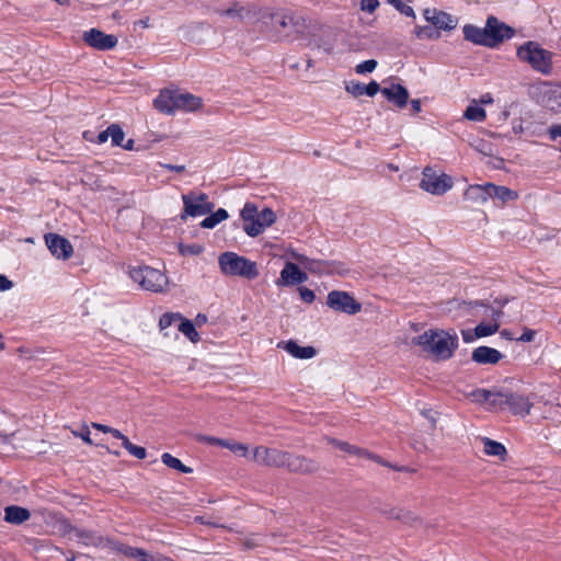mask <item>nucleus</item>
Masks as SVG:
<instances>
[{"label": "nucleus", "mask_w": 561, "mask_h": 561, "mask_svg": "<svg viewBox=\"0 0 561 561\" xmlns=\"http://www.w3.org/2000/svg\"><path fill=\"white\" fill-rule=\"evenodd\" d=\"M385 514L389 518L398 519L410 525H413L417 522V517L412 512L398 507L390 508L389 511H386Z\"/></svg>", "instance_id": "nucleus-32"}, {"label": "nucleus", "mask_w": 561, "mask_h": 561, "mask_svg": "<svg viewBox=\"0 0 561 561\" xmlns=\"http://www.w3.org/2000/svg\"><path fill=\"white\" fill-rule=\"evenodd\" d=\"M13 287V283L4 275L0 274V291L9 290Z\"/></svg>", "instance_id": "nucleus-57"}, {"label": "nucleus", "mask_w": 561, "mask_h": 561, "mask_svg": "<svg viewBox=\"0 0 561 561\" xmlns=\"http://www.w3.org/2000/svg\"><path fill=\"white\" fill-rule=\"evenodd\" d=\"M490 192V198H497L502 203H507L517 199L518 194L516 191H513L506 186H499L492 183H488V188Z\"/></svg>", "instance_id": "nucleus-25"}, {"label": "nucleus", "mask_w": 561, "mask_h": 561, "mask_svg": "<svg viewBox=\"0 0 561 561\" xmlns=\"http://www.w3.org/2000/svg\"><path fill=\"white\" fill-rule=\"evenodd\" d=\"M485 28L489 47L491 48L497 47L501 43L515 35V30L513 27L500 21L494 15L488 16Z\"/></svg>", "instance_id": "nucleus-8"}, {"label": "nucleus", "mask_w": 561, "mask_h": 561, "mask_svg": "<svg viewBox=\"0 0 561 561\" xmlns=\"http://www.w3.org/2000/svg\"><path fill=\"white\" fill-rule=\"evenodd\" d=\"M220 272L227 276H239L247 279H254L259 276L255 262L241 256L234 252H224L218 257Z\"/></svg>", "instance_id": "nucleus-3"}, {"label": "nucleus", "mask_w": 561, "mask_h": 561, "mask_svg": "<svg viewBox=\"0 0 561 561\" xmlns=\"http://www.w3.org/2000/svg\"><path fill=\"white\" fill-rule=\"evenodd\" d=\"M291 257L295 259L296 261H298L305 268L307 267V265L309 264V262L311 260L308 256L300 254V253H296V252L291 253Z\"/></svg>", "instance_id": "nucleus-60"}, {"label": "nucleus", "mask_w": 561, "mask_h": 561, "mask_svg": "<svg viewBox=\"0 0 561 561\" xmlns=\"http://www.w3.org/2000/svg\"><path fill=\"white\" fill-rule=\"evenodd\" d=\"M116 550L126 557L134 558L135 553L137 551V548L130 547L127 545H117Z\"/></svg>", "instance_id": "nucleus-53"}, {"label": "nucleus", "mask_w": 561, "mask_h": 561, "mask_svg": "<svg viewBox=\"0 0 561 561\" xmlns=\"http://www.w3.org/2000/svg\"><path fill=\"white\" fill-rule=\"evenodd\" d=\"M502 311L500 310H492V318L494 319L493 323H479L476 329V335L478 337H484L490 336L499 331L500 324L497 322V319L501 317Z\"/></svg>", "instance_id": "nucleus-29"}, {"label": "nucleus", "mask_w": 561, "mask_h": 561, "mask_svg": "<svg viewBox=\"0 0 561 561\" xmlns=\"http://www.w3.org/2000/svg\"><path fill=\"white\" fill-rule=\"evenodd\" d=\"M278 348H284L293 357L299 359H309L316 356L317 350L313 346H300L296 341L289 340L287 342H279Z\"/></svg>", "instance_id": "nucleus-18"}, {"label": "nucleus", "mask_w": 561, "mask_h": 561, "mask_svg": "<svg viewBox=\"0 0 561 561\" xmlns=\"http://www.w3.org/2000/svg\"><path fill=\"white\" fill-rule=\"evenodd\" d=\"M436 13H437V10H436V9H428V8H427V9H425V10L423 11V15H424L425 20H426L427 22H430L431 24H432V22H433V20H434V15H436Z\"/></svg>", "instance_id": "nucleus-63"}, {"label": "nucleus", "mask_w": 561, "mask_h": 561, "mask_svg": "<svg viewBox=\"0 0 561 561\" xmlns=\"http://www.w3.org/2000/svg\"><path fill=\"white\" fill-rule=\"evenodd\" d=\"M536 336V331L531 329H524L523 334L517 337L518 342H533Z\"/></svg>", "instance_id": "nucleus-54"}, {"label": "nucleus", "mask_w": 561, "mask_h": 561, "mask_svg": "<svg viewBox=\"0 0 561 561\" xmlns=\"http://www.w3.org/2000/svg\"><path fill=\"white\" fill-rule=\"evenodd\" d=\"M134 558H137L140 561H152L153 556H150L146 550H144L141 548H137V551H136Z\"/></svg>", "instance_id": "nucleus-56"}, {"label": "nucleus", "mask_w": 561, "mask_h": 561, "mask_svg": "<svg viewBox=\"0 0 561 561\" xmlns=\"http://www.w3.org/2000/svg\"><path fill=\"white\" fill-rule=\"evenodd\" d=\"M243 12H244V8L239 5L238 3H234L232 7L226 9V10L220 11V14L225 15V16H232V18L242 19L243 18Z\"/></svg>", "instance_id": "nucleus-47"}, {"label": "nucleus", "mask_w": 561, "mask_h": 561, "mask_svg": "<svg viewBox=\"0 0 561 561\" xmlns=\"http://www.w3.org/2000/svg\"><path fill=\"white\" fill-rule=\"evenodd\" d=\"M453 184L451 176L438 174L434 169L426 167L422 172L420 187L430 194L443 195L453 187Z\"/></svg>", "instance_id": "nucleus-6"}, {"label": "nucleus", "mask_w": 561, "mask_h": 561, "mask_svg": "<svg viewBox=\"0 0 561 561\" xmlns=\"http://www.w3.org/2000/svg\"><path fill=\"white\" fill-rule=\"evenodd\" d=\"M503 357L504 355L500 351L489 346H479L471 354V359L481 365H495Z\"/></svg>", "instance_id": "nucleus-17"}, {"label": "nucleus", "mask_w": 561, "mask_h": 561, "mask_svg": "<svg viewBox=\"0 0 561 561\" xmlns=\"http://www.w3.org/2000/svg\"><path fill=\"white\" fill-rule=\"evenodd\" d=\"M124 448L137 459L146 458V449L141 446L134 445L129 439L125 442Z\"/></svg>", "instance_id": "nucleus-43"}, {"label": "nucleus", "mask_w": 561, "mask_h": 561, "mask_svg": "<svg viewBox=\"0 0 561 561\" xmlns=\"http://www.w3.org/2000/svg\"><path fill=\"white\" fill-rule=\"evenodd\" d=\"M306 268L312 273H332L333 271H335L333 268V263L313 259L310 260Z\"/></svg>", "instance_id": "nucleus-37"}, {"label": "nucleus", "mask_w": 561, "mask_h": 561, "mask_svg": "<svg viewBox=\"0 0 561 561\" xmlns=\"http://www.w3.org/2000/svg\"><path fill=\"white\" fill-rule=\"evenodd\" d=\"M161 461L167 467H169L171 469H174V470H178V471H180L182 473H191V472H193V469L191 467L185 466L184 463H182V461L179 458L172 456L169 453H164V454L161 455Z\"/></svg>", "instance_id": "nucleus-34"}, {"label": "nucleus", "mask_w": 561, "mask_h": 561, "mask_svg": "<svg viewBox=\"0 0 561 561\" xmlns=\"http://www.w3.org/2000/svg\"><path fill=\"white\" fill-rule=\"evenodd\" d=\"M125 134L122 127L117 124L110 125V138L113 146H123Z\"/></svg>", "instance_id": "nucleus-41"}, {"label": "nucleus", "mask_w": 561, "mask_h": 561, "mask_svg": "<svg viewBox=\"0 0 561 561\" xmlns=\"http://www.w3.org/2000/svg\"><path fill=\"white\" fill-rule=\"evenodd\" d=\"M308 279V275L300 271L299 267L287 262L280 272V278L277 280V285H295L302 284Z\"/></svg>", "instance_id": "nucleus-16"}, {"label": "nucleus", "mask_w": 561, "mask_h": 561, "mask_svg": "<svg viewBox=\"0 0 561 561\" xmlns=\"http://www.w3.org/2000/svg\"><path fill=\"white\" fill-rule=\"evenodd\" d=\"M377 65L378 64H377V61L375 59H368V60H365V61L358 64L355 67V71L358 75H364V73L373 72L376 69Z\"/></svg>", "instance_id": "nucleus-46"}, {"label": "nucleus", "mask_w": 561, "mask_h": 561, "mask_svg": "<svg viewBox=\"0 0 561 561\" xmlns=\"http://www.w3.org/2000/svg\"><path fill=\"white\" fill-rule=\"evenodd\" d=\"M181 252L183 254L190 253L193 255H198L203 252V247L199 244H193V245H188L185 250H182Z\"/></svg>", "instance_id": "nucleus-58"}, {"label": "nucleus", "mask_w": 561, "mask_h": 561, "mask_svg": "<svg viewBox=\"0 0 561 561\" xmlns=\"http://www.w3.org/2000/svg\"><path fill=\"white\" fill-rule=\"evenodd\" d=\"M240 217L243 221V231L252 238L263 233L276 220V215L271 208L265 207L259 211L256 205L250 202L244 204Z\"/></svg>", "instance_id": "nucleus-2"}, {"label": "nucleus", "mask_w": 561, "mask_h": 561, "mask_svg": "<svg viewBox=\"0 0 561 561\" xmlns=\"http://www.w3.org/2000/svg\"><path fill=\"white\" fill-rule=\"evenodd\" d=\"M45 243L51 255L58 260H68L73 253L70 241L57 233L45 234Z\"/></svg>", "instance_id": "nucleus-11"}, {"label": "nucleus", "mask_w": 561, "mask_h": 561, "mask_svg": "<svg viewBox=\"0 0 561 561\" xmlns=\"http://www.w3.org/2000/svg\"><path fill=\"white\" fill-rule=\"evenodd\" d=\"M283 468L294 473L311 474L320 469V465L313 459L285 451Z\"/></svg>", "instance_id": "nucleus-10"}, {"label": "nucleus", "mask_w": 561, "mask_h": 561, "mask_svg": "<svg viewBox=\"0 0 561 561\" xmlns=\"http://www.w3.org/2000/svg\"><path fill=\"white\" fill-rule=\"evenodd\" d=\"M490 390L488 389H474L467 393V397L474 403H488Z\"/></svg>", "instance_id": "nucleus-40"}, {"label": "nucleus", "mask_w": 561, "mask_h": 561, "mask_svg": "<svg viewBox=\"0 0 561 561\" xmlns=\"http://www.w3.org/2000/svg\"><path fill=\"white\" fill-rule=\"evenodd\" d=\"M463 117L472 122H483L486 117V113L484 108L471 104L463 112Z\"/></svg>", "instance_id": "nucleus-36"}, {"label": "nucleus", "mask_w": 561, "mask_h": 561, "mask_svg": "<svg viewBox=\"0 0 561 561\" xmlns=\"http://www.w3.org/2000/svg\"><path fill=\"white\" fill-rule=\"evenodd\" d=\"M298 290H299L300 298L305 302L311 304L314 300L316 295H314L313 290H311L307 287H299Z\"/></svg>", "instance_id": "nucleus-51"}, {"label": "nucleus", "mask_w": 561, "mask_h": 561, "mask_svg": "<svg viewBox=\"0 0 561 561\" xmlns=\"http://www.w3.org/2000/svg\"><path fill=\"white\" fill-rule=\"evenodd\" d=\"M388 3L393 5L400 13L405 16L415 18V13L412 7L404 4L401 0H387Z\"/></svg>", "instance_id": "nucleus-45"}, {"label": "nucleus", "mask_w": 561, "mask_h": 561, "mask_svg": "<svg viewBox=\"0 0 561 561\" xmlns=\"http://www.w3.org/2000/svg\"><path fill=\"white\" fill-rule=\"evenodd\" d=\"M414 33L421 39H437L440 36V33L431 25L416 26Z\"/></svg>", "instance_id": "nucleus-38"}, {"label": "nucleus", "mask_w": 561, "mask_h": 561, "mask_svg": "<svg viewBox=\"0 0 561 561\" xmlns=\"http://www.w3.org/2000/svg\"><path fill=\"white\" fill-rule=\"evenodd\" d=\"M381 94L389 101L402 108L409 100L408 90L401 84H391L381 89Z\"/></svg>", "instance_id": "nucleus-19"}, {"label": "nucleus", "mask_w": 561, "mask_h": 561, "mask_svg": "<svg viewBox=\"0 0 561 561\" xmlns=\"http://www.w3.org/2000/svg\"><path fill=\"white\" fill-rule=\"evenodd\" d=\"M84 42L99 50H110L117 45V37L112 34H105L98 28H91L83 34Z\"/></svg>", "instance_id": "nucleus-13"}, {"label": "nucleus", "mask_w": 561, "mask_h": 561, "mask_svg": "<svg viewBox=\"0 0 561 561\" xmlns=\"http://www.w3.org/2000/svg\"><path fill=\"white\" fill-rule=\"evenodd\" d=\"M182 317L183 316L181 313H172V312L163 313L159 320L160 330H165L167 328L171 327L173 323L180 322Z\"/></svg>", "instance_id": "nucleus-39"}, {"label": "nucleus", "mask_w": 561, "mask_h": 561, "mask_svg": "<svg viewBox=\"0 0 561 561\" xmlns=\"http://www.w3.org/2000/svg\"><path fill=\"white\" fill-rule=\"evenodd\" d=\"M412 342L423 351L432 354L437 360H447L453 357L458 348V335L456 332H448L438 329H430L415 336Z\"/></svg>", "instance_id": "nucleus-1"}, {"label": "nucleus", "mask_w": 561, "mask_h": 561, "mask_svg": "<svg viewBox=\"0 0 561 561\" xmlns=\"http://www.w3.org/2000/svg\"><path fill=\"white\" fill-rule=\"evenodd\" d=\"M345 90L355 98L362 96L364 95V83L355 80L345 82Z\"/></svg>", "instance_id": "nucleus-44"}, {"label": "nucleus", "mask_w": 561, "mask_h": 561, "mask_svg": "<svg viewBox=\"0 0 561 561\" xmlns=\"http://www.w3.org/2000/svg\"><path fill=\"white\" fill-rule=\"evenodd\" d=\"M160 165H161V168H163L165 170L174 171L178 173H182L185 171V165H183V164L175 165V164H170V163H160Z\"/></svg>", "instance_id": "nucleus-62"}, {"label": "nucleus", "mask_w": 561, "mask_h": 561, "mask_svg": "<svg viewBox=\"0 0 561 561\" xmlns=\"http://www.w3.org/2000/svg\"><path fill=\"white\" fill-rule=\"evenodd\" d=\"M31 517L27 508L10 505L4 508V520L10 524L21 525Z\"/></svg>", "instance_id": "nucleus-24"}, {"label": "nucleus", "mask_w": 561, "mask_h": 561, "mask_svg": "<svg viewBox=\"0 0 561 561\" xmlns=\"http://www.w3.org/2000/svg\"><path fill=\"white\" fill-rule=\"evenodd\" d=\"M284 450L257 446L253 450V460L260 465L282 468L284 467Z\"/></svg>", "instance_id": "nucleus-14"}, {"label": "nucleus", "mask_w": 561, "mask_h": 561, "mask_svg": "<svg viewBox=\"0 0 561 561\" xmlns=\"http://www.w3.org/2000/svg\"><path fill=\"white\" fill-rule=\"evenodd\" d=\"M548 106L551 111L561 113V87L551 91L548 99Z\"/></svg>", "instance_id": "nucleus-42"}, {"label": "nucleus", "mask_w": 561, "mask_h": 561, "mask_svg": "<svg viewBox=\"0 0 561 561\" xmlns=\"http://www.w3.org/2000/svg\"><path fill=\"white\" fill-rule=\"evenodd\" d=\"M110 138V126L98 135L96 142L104 144Z\"/></svg>", "instance_id": "nucleus-64"}, {"label": "nucleus", "mask_w": 561, "mask_h": 561, "mask_svg": "<svg viewBox=\"0 0 561 561\" xmlns=\"http://www.w3.org/2000/svg\"><path fill=\"white\" fill-rule=\"evenodd\" d=\"M483 450L489 456L503 457L506 454V449L503 444L493 440L489 437H482Z\"/></svg>", "instance_id": "nucleus-31"}, {"label": "nucleus", "mask_w": 561, "mask_h": 561, "mask_svg": "<svg viewBox=\"0 0 561 561\" xmlns=\"http://www.w3.org/2000/svg\"><path fill=\"white\" fill-rule=\"evenodd\" d=\"M275 26L284 31L286 35H302L307 30V22L300 15L280 14L273 16Z\"/></svg>", "instance_id": "nucleus-12"}, {"label": "nucleus", "mask_w": 561, "mask_h": 561, "mask_svg": "<svg viewBox=\"0 0 561 561\" xmlns=\"http://www.w3.org/2000/svg\"><path fill=\"white\" fill-rule=\"evenodd\" d=\"M178 329L193 343H197L201 340L194 323L184 317H182L181 321L179 322Z\"/></svg>", "instance_id": "nucleus-33"}, {"label": "nucleus", "mask_w": 561, "mask_h": 561, "mask_svg": "<svg viewBox=\"0 0 561 561\" xmlns=\"http://www.w3.org/2000/svg\"><path fill=\"white\" fill-rule=\"evenodd\" d=\"M379 7L378 0H362L360 10L373 13Z\"/></svg>", "instance_id": "nucleus-52"}, {"label": "nucleus", "mask_w": 561, "mask_h": 561, "mask_svg": "<svg viewBox=\"0 0 561 561\" xmlns=\"http://www.w3.org/2000/svg\"><path fill=\"white\" fill-rule=\"evenodd\" d=\"M421 414L427 419L431 423V425L434 427L436 425V417H435V412H433L432 410L430 409H423L421 411Z\"/></svg>", "instance_id": "nucleus-59"}, {"label": "nucleus", "mask_w": 561, "mask_h": 561, "mask_svg": "<svg viewBox=\"0 0 561 561\" xmlns=\"http://www.w3.org/2000/svg\"><path fill=\"white\" fill-rule=\"evenodd\" d=\"M548 133L551 140H556L557 138L561 137V124L551 125L548 129Z\"/></svg>", "instance_id": "nucleus-55"}, {"label": "nucleus", "mask_w": 561, "mask_h": 561, "mask_svg": "<svg viewBox=\"0 0 561 561\" xmlns=\"http://www.w3.org/2000/svg\"><path fill=\"white\" fill-rule=\"evenodd\" d=\"M72 536L81 543L85 546H94L98 547L102 543V537L96 533L80 528H73L71 530Z\"/></svg>", "instance_id": "nucleus-28"}, {"label": "nucleus", "mask_w": 561, "mask_h": 561, "mask_svg": "<svg viewBox=\"0 0 561 561\" xmlns=\"http://www.w3.org/2000/svg\"><path fill=\"white\" fill-rule=\"evenodd\" d=\"M461 335H462L463 342H466V343H471L476 339H478V336L476 335V330L473 332H471L470 330H462Z\"/></svg>", "instance_id": "nucleus-61"}, {"label": "nucleus", "mask_w": 561, "mask_h": 561, "mask_svg": "<svg viewBox=\"0 0 561 561\" xmlns=\"http://www.w3.org/2000/svg\"><path fill=\"white\" fill-rule=\"evenodd\" d=\"M154 107L164 114H173L176 111V92L164 90L153 101Z\"/></svg>", "instance_id": "nucleus-21"}, {"label": "nucleus", "mask_w": 561, "mask_h": 561, "mask_svg": "<svg viewBox=\"0 0 561 561\" xmlns=\"http://www.w3.org/2000/svg\"><path fill=\"white\" fill-rule=\"evenodd\" d=\"M327 305L334 311L347 314H356L362 310V305L347 291L332 290L327 296Z\"/></svg>", "instance_id": "nucleus-9"}, {"label": "nucleus", "mask_w": 561, "mask_h": 561, "mask_svg": "<svg viewBox=\"0 0 561 561\" xmlns=\"http://www.w3.org/2000/svg\"><path fill=\"white\" fill-rule=\"evenodd\" d=\"M462 32L466 41L476 45H483L489 47L485 26L478 27L472 24H466L462 28Z\"/></svg>", "instance_id": "nucleus-22"}, {"label": "nucleus", "mask_w": 561, "mask_h": 561, "mask_svg": "<svg viewBox=\"0 0 561 561\" xmlns=\"http://www.w3.org/2000/svg\"><path fill=\"white\" fill-rule=\"evenodd\" d=\"M552 54L534 42H527L517 49V57L543 75L552 70Z\"/></svg>", "instance_id": "nucleus-5"}, {"label": "nucleus", "mask_w": 561, "mask_h": 561, "mask_svg": "<svg viewBox=\"0 0 561 561\" xmlns=\"http://www.w3.org/2000/svg\"><path fill=\"white\" fill-rule=\"evenodd\" d=\"M486 188L488 183L484 185H470L465 193V197L468 201L484 204L490 198V192Z\"/></svg>", "instance_id": "nucleus-27"}, {"label": "nucleus", "mask_w": 561, "mask_h": 561, "mask_svg": "<svg viewBox=\"0 0 561 561\" xmlns=\"http://www.w3.org/2000/svg\"><path fill=\"white\" fill-rule=\"evenodd\" d=\"M198 440L210 444V445H218L221 447L228 446V440L213 437V436H199Z\"/></svg>", "instance_id": "nucleus-50"}, {"label": "nucleus", "mask_w": 561, "mask_h": 561, "mask_svg": "<svg viewBox=\"0 0 561 561\" xmlns=\"http://www.w3.org/2000/svg\"><path fill=\"white\" fill-rule=\"evenodd\" d=\"M228 218V213L224 208L217 209L215 213H211L208 217H206L201 226L206 229L215 228L219 222L224 221Z\"/></svg>", "instance_id": "nucleus-35"}, {"label": "nucleus", "mask_w": 561, "mask_h": 561, "mask_svg": "<svg viewBox=\"0 0 561 561\" xmlns=\"http://www.w3.org/2000/svg\"><path fill=\"white\" fill-rule=\"evenodd\" d=\"M225 448H228L234 454H238L242 457H247L249 454V447L241 443H231L228 440V446H225Z\"/></svg>", "instance_id": "nucleus-48"}, {"label": "nucleus", "mask_w": 561, "mask_h": 561, "mask_svg": "<svg viewBox=\"0 0 561 561\" xmlns=\"http://www.w3.org/2000/svg\"><path fill=\"white\" fill-rule=\"evenodd\" d=\"M128 274L142 289L153 293H162L169 283L161 271L146 265L130 267Z\"/></svg>", "instance_id": "nucleus-4"}, {"label": "nucleus", "mask_w": 561, "mask_h": 561, "mask_svg": "<svg viewBox=\"0 0 561 561\" xmlns=\"http://www.w3.org/2000/svg\"><path fill=\"white\" fill-rule=\"evenodd\" d=\"M510 391L490 390L488 410L502 411L507 408Z\"/></svg>", "instance_id": "nucleus-26"}, {"label": "nucleus", "mask_w": 561, "mask_h": 561, "mask_svg": "<svg viewBox=\"0 0 561 561\" xmlns=\"http://www.w3.org/2000/svg\"><path fill=\"white\" fill-rule=\"evenodd\" d=\"M327 442L334 447L339 448L340 450L359 457V458H369L377 462H380V458L376 455H371L367 449L357 447L355 445H351L347 442L339 440L332 437H328Z\"/></svg>", "instance_id": "nucleus-20"}, {"label": "nucleus", "mask_w": 561, "mask_h": 561, "mask_svg": "<svg viewBox=\"0 0 561 561\" xmlns=\"http://www.w3.org/2000/svg\"><path fill=\"white\" fill-rule=\"evenodd\" d=\"M203 105L202 99L191 93L176 92V111L194 112Z\"/></svg>", "instance_id": "nucleus-23"}, {"label": "nucleus", "mask_w": 561, "mask_h": 561, "mask_svg": "<svg viewBox=\"0 0 561 561\" xmlns=\"http://www.w3.org/2000/svg\"><path fill=\"white\" fill-rule=\"evenodd\" d=\"M184 205V213L181 218L186 217H201L210 214L214 209V204L208 201L205 193L195 194L193 192L182 195Z\"/></svg>", "instance_id": "nucleus-7"}, {"label": "nucleus", "mask_w": 561, "mask_h": 561, "mask_svg": "<svg viewBox=\"0 0 561 561\" xmlns=\"http://www.w3.org/2000/svg\"><path fill=\"white\" fill-rule=\"evenodd\" d=\"M379 91L381 92V89L377 81H370L368 84H364V94L368 96H375Z\"/></svg>", "instance_id": "nucleus-49"}, {"label": "nucleus", "mask_w": 561, "mask_h": 561, "mask_svg": "<svg viewBox=\"0 0 561 561\" xmlns=\"http://www.w3.org/2000/svg\"><path fill=\"white\" fill-rule=\"evenodd\" d=\"M533 401L528 396L510 391L507 408L515 415L526 416L530 413Z\"/></svg>", "instance_id": "nucleus-15"}, {"label": "nucleus", "mask_w": 561, "mask_h": 561, "mask_svg": "<svg viewBox=\"0 0 561 561\" xmlns=\"http://www.w3.org/2000/svg\"><path fill=\"white\" fill-rule=\"evenodd\" d=\"M432 25L438 30L450 31L457 26V19L444 11H437Z\"/></svg>", "instance_id": "nucleus-30"}]
</instances>
